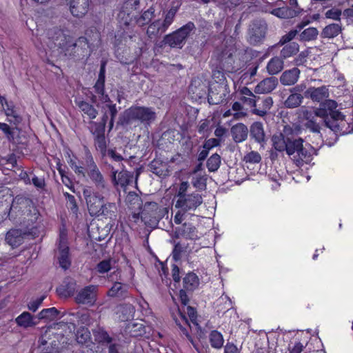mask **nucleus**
<instances>
[{
    "instance_id": "obj_31",
    "label": "nucleus",
    "mask_w": 353,
    "mask_h": 353,
    "mask_svg": "<svg viewBox=\"0 0 353 353\" xmlns=\"http://www.w3.org/2000/svg\"><path fill=\"white\" fill-rule=\"evenodd\" d=\"M184 307H185L177 309V313L179 316L180 319L176 318L175 316H173V319L175 321L176 323L179 325V328L181 329L182 334L185 335L190 341H192V337L189 334L188 330L182 325V323H184L185 324H188V320L185 314Z\"/></svg>"
},
{
    "instance_id": "obj_17",
    "label": "nucleus",
    "mask_w": 353,
    "mask_h": 353,
    "mask_svg": "<svg viewBox=\"0 0 353 353\" xmlns=\"http://www.w3.org/2000/svg\"><path fill=\"white\" fill-rule=\"evenodd\" d=\"M304 96L314 102H321L329 97V90L325 85L319 88L310 87L305 91Z\"/></svg>"
},
{
    "instance_id": "obj_19",
    "label": "nucleus",
    "mask_w": 353,
    "mask_h": 353,
    "mask_svg": "<svg viewBox=\"0 0 353 353\" xmlns=\"http://www.w3.org/2000/svg\"><path fill=\"white\" fill-rule=\"evenodd\" d=\"M107 296L112 298H117L119 299H125V298L129 297L130 294L128 285L121 282H114L112 286L108 291Z\"/></svg>"
},
{
    "instance_id": "obj_43",
    "label": "nucleus",
    "mask_w": 353,
    "mask_h": 353,
    "mask_svg": "<svg viewBox=\"0 0 353 353\" xmlns=\"http://www.w3.org/2000/svg\"><path fill=\"white\" fill-rule=\"evenodd\" d=\"M263 108L261 110L254 108L252 110V113L260 117L266 115L268 110H269L273 105V99L271 97H267L262 101Z\"/></svg>"
},
{
    "instance_id": "obj_58",
    "label": "nucleus",
    "mask_w": 353,
    "mask_h": 353,
    "mask_svg": "<svg viewBox=\"0 0 353 353\" xmlns=\"http://www.w3.org/2000/svg\"><path fill=\"white\" fill-rule=\"evenodd\" d=\"M46 296L43 295L35 300H33L29 303L28 307L32 312H36L39 307L41 305L43 301L45 299Z\"/></svg>"
},
{
    "instance_id": "obj_21",
    "label": "nucleus",
    "mask_w": 353,
    "mask_h": 353,
    "mask_svg": "<svg viewBox=\"0 0 353 353\" xmlns=\"http://www.w3.org/2000/svg\"><path fill=\"white\" fill-rule=\"evenodd\" d=\"M90 0H71L70 9L72 14L77 17H82L88 11Z\"/></svg>"
},
{
    "instance_id": "obj_45",
    "label": "nucleus",
    "mask_w": 353,
    "mask_h": 353,
    "mask_svg": "<svg viewBox=\"0 0 353 353\" xmlns=\"http://www.w3.org/2000/svg\"><path fill=\"white\" fill-rule=\"evenodd\" d=\"M208 177L206 174L201 175L200 174L192 176L191 183L192 185L199 190H204L206 189V181Z\"/></svg>"
},
{
    "instance_id": "obj_64",
    "label": "nucleus",
    "mask_w": 353,
    "mask_h": 353,
    "mask_svg": "<svg viewBox=\"0 0 353 353\" xmlns=\"http://www.w3.org/2000/svg\"><path fill=\"white\" fill-rule=\"evenodd\" d=\"M189 183L187 181H183L180 184L179 188L177 192L178 199L182 198L183 196L188 194L186 193L188 188H189Z\"/></svg>"
},
{
    "instance_id": "obj_15",
    "label": "nucleus",
    "mask_w": 353,
    "mask_h": 353,
    "mask_svg": "<svg viewBox=\"0 0 353 353\" xmlns=\"http://www.w3.org/2000/svg\"><path fill=\"white\" fill-rule=\"evenodd\" d=\"M110 179L111 182L115 188H118L119 186L125 188L128 185L132 183L134 176L132 173L127 170L118 172V170H116L112 168Z\"/></svg>"
},
{
    "instance_id": "obj_9",
    "label": "nucleus",
    "mask_w": 353,
    "mask_h": 353,
    "mask_svg": "<svg viewBox=\"0 0 353 353\" xmlns=\"http://www.w3.org/2000/svg\"><path fill=\"white\" fill-rule=\"evenodd\" d=\"M83 195L85 200L89 214L92 216H96L102 209L104 196L100 194V192L93 191L89 188L83 189Z\"/></svg>"
},
{
    "instance_id": "obj_33",
    "label": "nucleus",
    "mask_w": 353,
    "mask_h": 353,
    "mask_svg": "<svg viewBox=\"0 0 353 353\" xmlns=\"http://www.w3.org/2000/svg\"><path fill=\"white\" fill-rule=\"evenodd\" d=\"M182 232V237L186 239H197L199 238L196 228L191 223H185L180 226Z\"/></svg>"
},
{
    "instance_id": "obj_46",
    "label": "nucleus",
    "mask_w": 353,
    "mask_h": 353,
    "mask_svg": "<svg viewBox=\"0 0 353 353\" xmlns=\"http://www.w3.org/2000/svg\"><path fill=\"white\" fill-rule=\"evenodd\" d=\"M222 334L216 330H213L210 334V343L212 347L219 349L223 345Z\"/></svg>"
},
{
    "instance_id": "obj_52",
    "label": "nucleus",
    "mask_w": 353,
    "mask_h": 353,
    "mask_svg": "<svg viewBox=\"0 0 353 353\" xmlns=\"http://www.w3.org/2000/svg\"><path fill=\"white\" fill-rule=\"evenodd\" d=\"M63 195L65 197L68 208H70L73 213L77 214L79 208L74 196L66 192H63Z\"/></svg>"
},
{
    "instance_id": "obj_55",
    "label": "nucleus",
    "mask_w": 353,
    "mask_h": 353,
    "mask_svg": "<svg viewBox=\"0 0 353 353\" xmlns=\"http://www.w3.org/2000/svg\"><path fill=\"white\" fill-rule=\"evenodd\" d=\"M246 163H258L261 161V157L258 152L251 151L244 157Z\"/></svg>"
},
{
    "instance_id": "obj_6",
    "label": "nucleus",
    "mask_w": 353,
    "mask_h": 353,
    "mask_svg": "<svg viewBox=\"0 0 353 353\" xmlns=\"http://www.w3.org/2000/svg\"><path fill=\"white\" fill-rule=\"evenodd\" d=\"M86 163L87 174L94 185L96 189L98 190L97 192H100L101 193L109 192L110 185L108 182L97 167V164L94 163L91 155H89L87 157Z\"/></svg>"
},
{
    "instance_id": "obj_23",
    "label": "nucleus",
    "mask_w": 353,
    "mask_h": 353,
    "mask_svg": "<svg viewBox=\"0 0 353 353\" xmlns=\"http://www.w3.org/2000/svg\"><path fill=\"white\" fill-rule=\"evenodd\" d=\"M250 137L256 142L263 145L265 143V134L263 123L259 121L254 122L250 126Z\"/></svg>"
},
{
    "instance_id": "obj_32",
    "label": "nucleus",
    "mask_w": 353,
    "mask_h": 353,
    "mask_svg": "<svg viewBox=\"0 0 353 353\" xmlns=\"http://www.w3.org/2000/svg\"><path fill=\"white\" fill-rule=\"evenodd\" d=\"M341 32V26L338 23H331L326 26L322 30L321 36L323 38H334Z\"/></svg>"
},
{
    "instance_id": "obj_25",
    "label": "nucleus",
    "mask_w": 353,
    "mask_h": 353,
    "mask_svg": "<svg viewBox=\"0 0 353 353\" xmlns=\"http://www.w3.org/2000/svg\"><path fill=\"white\" fill-rule=\"evenodd\" d=\"M231 134L234 142H243L248 137V127L243 123H239L231 128Z\"/></svg>"
},
{
    "instance_id": "obj_57",
    "label": "nucleus",
    "mask_w": 353,
    "mask_h": 353,
    "mask_svg": "<svg viewBox=\"0 0 353 353\" xmlns=\"http://www.w3.org/2000/svg\"><path fill=\"white\" fill-rule=\"evenodd\" d=\"M174 244V248L172 250V256L174 261H177L180 260L181 257V253L183 252V248L180 243H176L175 241H172Z\"/></svg>"
},
{
    "instance_id": "obj_51",
    "label": "nucleus",
    "mask_w": 353,
    "mask_h": 353,
    "mask_svg": "<svg viewBox=\"0 0 353 353\" xmlns=\"http://www.w3.org/2000/svg\"><path fill=\"white\" fill-rule=\"evenodd\" d=\"M94 145L97 150H99L103 155H105L107 145L105 135L94 137Z\"/></svg>"
},
{
    "instance_id": "obj_16",
    "label": "nucleus",
    "mask_w": 353,
    "mask_h": 353,
    "mask_svg": "<svg viewBox=\"0 0 353 353\" xmlns=\"http://www.w3.org/2000/svg\"><path fill=\"white\" fill-rule=\"evenodd\" d=\"M226 87L221 85L212 83L208 90V101L210 104L217 105L221 103L225 99Z\"/></svg>"
},
{
    "instance_id": "obj_22",
    "label": "nucleus",
    "mask_w": 353,
    "mask_h": 353,
    "mask_svg": "<svg viewBox=\"0 0 353 353\" xmlns=\"http://www.w3.org/2000/svg\"><path fill=\"white\" fill-rule=\"evenodd\" d=\"M278 85V79L274 77L265 78L254 88L256 94H268L274 90Z\"/></svg>"
},
{
    "instance_id": "obj_4",
    "label": "nucleus",
    "mask_w": 353,
    "mask_h": 353,
    "mask_svg": "<svg viewBox=\"0 0 353 353\" xmlns=\"http://www.w3.org/2000/svg\"><path fill=\"white\" fill-rule=\"evenodd\" d=\"M168 208L159 205L156 202L148 201L143 205L141 219L147 226L155 228L164 216H168Z\"/></svg>"
},
{
    "instance_id": "obj_14",
    "label": "nucleus",
    "mask_w": 353,
    "mask_h": 353,
    "mask_svg": "<svg viewBox=\"0 0 353 353\" xmlns=\"http://www.w3.org/2000/svg\"><path fill=\"white\" fill-rule=\"evenodd\" d=\"M56 34L54 44L61 49V52L63 53L65 57H76V49L69 47L70 43H74L70 37L65 35L61 30H59Z\"/></svg>"
},
{
    "instance_id": "obj_40",
    "label": "nucleus",
    "mask_w": 353,
    "mask_h": 353,
    "mask_svg": "<svg viewBox=\"0 0 353 353\" xmlns=\"http://www.w3.org/2000/svg\"><path fill=\"white\" fill-rule=\"evenodd\" d=\"M101 210L97 214L96 216H103L105 217L112 218L113 216H115V213L117 211V206L114 203L107 202L105 201L103 203V207H101Z\"/></svg>"
},
{
    "instance_id": "obj_7",
    "label": "nucleus",
    "mask_w": 353,
    "mask_h": 353,
    "mask_svg": "<svg viewBox=\"0 0 353 353\" xmlns=\"http://www.w3.org/2000/svg\"><path fill=\"white\" fill-rule=\"evenodd\" d=\"M268 32V24L263 19L252 20L248 29V42L252 46H257L263 42Z\"/></svg>"
},
{
    "instance_id": "obj_56",
    "label": "nucleus",
    "mask_w": 353,
    "mask_h": 353,
    "mask_svg": "<svg viewBox=\"0 0 353 353\" xmlns=\"http://www.w3.org/2000/svg\"><path fill=\"white\" fill-rule=\"evenodd\" d=\"M260 99L259 97L257 96H252L251 97H246V96H241L239 99L241 102L243 103L249 105L251 108H255L256 106V101Z\"/></svg>"
},
{
    "instance_id": "obj_28",
    "label": "nucleus",
    "mask_w": 353,
    "mask_h": 353,
    "mask_svg": "<svg viewBox=\"0 0 353 353\" xmlns=\"http://www.w3.org/2000/svg\"><path fill=\"white\" fill-rule=\"evenodd\" d=\"M76 105L83 114H86L90 119H95L98 115V110L90 103L83 100H76Z\"/></svg>"
},
{
    "instance_id": "obj_50",
    "label": "nucleus",
    "mask_w": 353,
    "mask_h": 353,
    "mask_svg": "<svg viewBox=\"0 0 353 353\" xmlns=\"http://www.w3.org/2000/svg\"><path fill=\"white\" fill-rule=\"evenodd\" d=\"M221 157L218 154H212L207 161V168L210 172H215L220 167Z\"/></svg>"
},
{
    "instance_id": "obj_48",
    "label": "nucleus",
    "mask_w": 353,
    "mask_h": 353,
    "mask_svg": "<svg viewBox=\"0 0 353 353\" xmlns=\"http://www.w3.org/2000/svg\"><path fill=\"white\" fill-rule=\"evenodd\" d=\"M102 110H107L108 114H109L110 116V119L109 121V127L110 130L113 128L114 119L118 113L116 104L112 103L105 104L102 107Z\"/></svg>"
},
{
    "instance_id": "obj_63",
    "label": "nucleus",
    "mask_w": 353,
    "mask_h": 353,
    "mask_svg": "<svg viewBox=\"0 0 353 353\" xmlns=\"http://www.w3.org/2000/svg\"><path fill=\"white\" fill-rule=\"evenodd\" d=\"M158 27H161V26H159V21H156L149 26L147 30V34L149 35V37H151L152 35H155L159 32H161V30H157Z\"/></svg>"
},
{
    "instance_id": "obj_60",
    "label": "nucleus",
    "mask_w": 353,
    "mask_h": 353,
    "mask_svg": "<svg viewBox=\"0 0 353 353\" xmlns=\"http://www.w3.org/2000/svg\"><path fill=\"white\" fill-rule=\"evenodd\" d=\"M196 83H198L199 86L205 87L200 81H194L191 83L190 85V90L192 91L193 93H196V95H198L199 97H201L202 95L205 93V91L203 90V88H201V90L197 92Z\"/></svg>"
},
{
    "instance_id": "obj_39",
    "label": "nucleus",
    "mask_w": 353,
    "mask_h": 353,
    "mask_svg": "<svg viewBox=\"0 0 353 353\" xmlns=\"http://www.w3.org/2000/svg\"><path fill=\"white\" fill-rule=\"evenodd\" d=\"M126 331L132 337L142 336L145 334V327L142 323H130L126 327Z\"/></svg>"
},
{
    "instance_id": "obj_26",
    "label": "nucleus",
    "mask_w": 353,
    "mask_h": 353,
    "mask_svg": "<svg viewBox=\"0 0 353 353\" xmlns=\"http://www.w3.org/2000/svg\"><path fill=\"white\" fill-rule=\"evenodd\" d=\"M310 23L309 20L306 21H302L298 23L294 30H291L286 34L281 37L279 41L277 43L276 46H281L285 44H288V43H291L290 41L296 37V35L301 32V30L306 26Z\"/></svg>"
},
{
    "instance_id": "obj_5",
    "label": "nucleus",
    "mask_w": 353,
    "mask_h": 353,
    "mask_svg": "<svg viewBox=\"0 0 353 353\" xmlns=\"http://www.w3.org/2000/svg\"><path fill=\"white\" fill-rule=\"evenodd\" d=\"M195 29L194 23L189 21L172 33L165 35L163 42L171 48H182L186 39Z\"/></svg>"
},
{
    "instance_id": "obj_37",
    "label": "nucleus",
    "mask_w": 353,
    "mask_h": 353,
    "mask_svg": "<svg viewBox=\"0 0 353 353\" xmlns=\"http://www.w3.org/2000/svg\"><path fill=\"white\" fill-rule=\"evenodd\" d=\"M303 96L299 93L291 92V94L284 101V105L287 108H295L303 102Z\"/></svg>"
},
{
    "instance_id": "obj_8",
    "label": "nucleus",
    "mask_w": 353,
    "mask_h": 353,
    "mask_svg": "<svg viewBox=\"0 0 353 353\" xmlns=\"http://www.w3.org/2000/svg\"><path fill=\"white\" fill-rule=\"evenodd\" d=\"M235 50L232 47L217 48L213 52L212 59H214L217 65L228 72H232L235 70L234 66V53Z\"/></svg>"
},
{
    "instance_id": "obj_35",
    "label": "nucleus",
    "mask_w": 353,
    "mask_h": 353,
    "mask_svg": "<svg viewBox=\"0 0 353 353\" xmlns=\"http://www.w3.org/2000/svg\"><path fill=\"white\" fill-rule=\"evenodd\" d=\"M126 202L132 210H142L143 202L141 197L135 192H129L126 197Z\"/></svg>"
},
{
    "instance_id": "obj_2",
    "label": "nucleus",
    "mask_w": 353,
    "mask_h": 353,
    "mask_svg": "<svg viewBox=\"0 0 353 353\" xmlns=\"http://www.w3.org/2000/svg\"><path fill=\"white\" fill-rule=\"evenodd\" d=\"M337 103L332 99L325 100L320 104V107L314 110V114L306 110L303 113L305 120L304 126L313 133H320L321 125L316 117L323 119L325 126L335 132L341 130L340 123L344 120V115L336 109Z\"/></svg>"
},
{
    "instance_id": "obj_59",
    "label": "nucleus",
    "mask_w": 353,
    "mask_h": 353,
    "mask_svg": "<svg viewBox=\"0 0 353 353\" xmlns=\"http://www.w3.org/2000/svg\"><path fill=\"white\" fill-rule=\"evenodd\" d=\"M325 14V17L328 19L339 20L340 16L341 15V11L337 8H332L328 10Z\"/></svg>"
},
{
    "instance_id": "obj_62",
    "label": "nucleus",
    "mask_w": 353,
    "mask_h": 353,
    "mask_svg": "<svg viewBox=\"0 0 353 353\" xmlns=\"http://www.w3.org/2000/svg\"><path fill=\"white\" fill-rule=\"evenodd\" d=\"M154 15V10L150 8L145 11L140 17V20L143 21V23H148L151 21Z\"/></svg>"
},
{
    "instance_id": "obj_53",
    "label": "nucleus",
    "mask_w": 353,
    "mask_h": 353,
    "mask_svg": "<svg viewBox=\"0 0 353 353\" xmlns=\"http://www.w3.org/2000/svg\"><path fill=\"white\" fill-rule=\"evenodd\" d=\"M105 126L98 122L91 123V132L94 137L105 135Z\"/></svg>"
},
{
    "instance_id": "obj_11",
    "label": "nucleus",
    "mask_w": 353,
    "mask_h": 353,
    "mask_svg": "<svg viewBox=\"0 0 353 353\" xmlns=\"http://www.w3.org/2000/svg\"><path fill=\"white\" fill-rule=\"evenodd\" d=\"M199 280L196 274L190 272L183 279V288L179 290V298L181 304L185 307L189 303L187 292L194 291L199 285Z\"/></svg>"
},
{
    "instance_id": "obj_20",
    "label": "nucleus",
    "mask_w": 353,
    "mask_h": 353,
    "mask_svg": "<svg viewBox=\"0 0 353 353\" xmlns=\"http://www.w3.org/2000/svg\"><path fill=\"white\" fill-rule=\"evenodd\" d=\"M70 48L76 49V57L78 59H82L87 55H90V46L87 38L84 37H80L75 43H70Z\"/></svg>"
},
{
    "instance_id": "obj_36",
    "label": "nucleus",
    "mask_w": 353,
    "mask_h": 353,
    "mask_svg": "<svg viewBox=\"0 0 353 353\" xmlns=\"http://www.w3.org/2000/svg\"><path fill=\"white\" fill-rule=\"evenodd\" d=\"M15 321L18 325L25 328L33 327L36 325V323L33 321V316L28 312H23L16 319Z\"/></svg>"
},
{
    "instance_id": "obj_42",
    "label": "nucleus",
    "mask_w": 353,
    "mask_h": 353,
    "mask_svg": "<svg viewBox=\"0 0 353 353\" xmlns=\"http://www.w3.org/2000/svg\"><path fill=\"white\" fill-rule=\"evenodd\" d=\"M319 35V30L316 28L310 27L305 29L299 34V40L301 41H310L315 40Z\"/></svg>"
},
{
    "instance_id": "obj_54",
    "label": "nucleus",
    "mask_w": 353,
    "mask_h": 353,
    "mask_svg": "<svg viewBox=\"0 0 353 353\" xmlns=\"http://www.w3.org/2000/svg\"><path fill=\"white\" fill-rule=\"evenodd\" d=\"M52 334V330L50 328H47L45 330V332L41 335V336L39 339V347L41 348V346L46 345L48 343L50 345H53V342H49L50 340V336Z\"/></svg>"
},
{
    "instance_id": "obj_41",
    "label": "nucleus",
    "mask_w": 353,
    "mask_h": 353,
    "mask_svg": "<svg viewBox=\"0 0 353 353\" xmlns=\"http://www.w3.org/2000/svg\"><path fill=\"white\" fill-rule=\"evenodd\" d=\"M177 11V7H172L167 12L162 25L161 27H158L157 30H161V32H164L173 22Z\"/></svg>"
},
{
    "instance_id": "obj_18",
    "label": "nucleus",
    "mask_w": 353,
    "mask_h": 353,
    "mask_svg": "<svg viewBox=\"0 0 353 353\" xmlns=\"http://www.w3.org/2000/svg\"><path fill=\"white\" fill-rule=\"evenodd\" d=\"M30 234V232H22L19 229H12L6 234V241L12 248H17L21 245L24 238Z\"/></svg>"
},
{
    "instance_id": "obj_47",
    "label": "nucleus",
    "mask_w": 353,
    "mask_h": 353,
    "mask_svg": "<svg viewBox=\"0 0 353 353\" xmlns=\"http://www.w3.org/2000/svg\"><path fill=\"white\" fill-rule=\"evenodd\" d=\"M90 339V332L88 328L81 327L76 333V340L80 344H85Z\"/></svg>"
},
{
    "instance_id": "obj_49",
    "label": "nucleus",
    "mask_w": 353,
    "mask_h": 353,
    "mask_svg": "<svg viewBox=\"0 0 353 353\" xmlns=\"http://www.w3.org/2000/svg\"><path fill=\"white\" fill-rule=\"evenodd\" d=\"M59 312L55 307L42 310L37 315L39 319L54 320Z\"/></svg>"
},
{
    "instance_id": "obj_34",
    "label": "nucleus",
    "mask_w": 353,
    "mask_h": 353,
    "mask_svg": "<svg viewBox=\"0 0 353 353\" xmlns=\"http://www.w3.org/2000/svg\"><path fill=\"white\" fill-rule=\"evenodd\" d=\"M283 46H284L280 53V57L283 59H285L295 55L299 50V45L296 42H291Z\"/></svg>"
},
{
    "instance_id": "obj_29",
    "label": "nucleus",
    "mask_w": 353,
    "mask_h": 353,
    "mask_svg": "<svg viewBox=\"0 0 353 353\" xmlns=\"http://www.w3.org/2000/svg\"><path fill=\"white\" fill-rule=\"evenodd\" d=\"M76 283L74 281H65L63 283L57 288V292L61 297H69L74 294L75 292Z\"/></svg>"
},
{
    "instance_id": "obj_27",
    "label": "nucleus",
    "mask_w": 353,
    "mask_h": 353,
    "mask_svg": "<svg viewBox=\"0 0 353 353\" xmlns=\"http://www.w3.org/2000/svg\"><path fill=\"white\" fill-rule=\"evenodd\" d=\"M299 74L300 70L296 68L286 70L281 74L280 81L284 85H294L298 81Z\"/></svg>"
},
{
    "instance_id": "obj_30",
    "label": "nucleus",
    "mask_w": 353,
    "mask_h": 353,
    "mask_svg": "<svg viewBox=\"0 0 353 353\" xmlns=\"http://www.w3.org/2000/svg\"><path fill=\"white\" fill-rule=\"evenodd\" d=\"M267 71L274 75L279 73L283 69V61L281 57H274L268 63Z\"/></svg>"
},
{
    "instance_id": "obj_3",
    "label": "nucleus",
    "mask_w": 353,
    "mask_h": 353,
    "mask_svg": "<svg viewBox=\"0 0 353 353\" xmlns=\"http://www.w3.org/2000/svg\"><path fill=\"white\" fill-rule=\"evenodd\" d=\"M157 118V114L152 108L134 105L125 110L119 117L118 124L126 126L138 122L145 126L150 125Z\"/></svg>"
},
{
    "instance_id": "obj_38",
    "label": "nucleus",
    "mask_w": 353,
    "mask_h": 353,
    "mask_svg": "<svg viewBox=\"0 0 353 353\" xmlns=\"http://www.w3.org/2000/svg\"><path fill=\"white\" fill-rule=\"evenodd\" d=\"M225 70H223L220 66L216 65L215 69L212 70V79L215 83L214 85H221L227 87V81L225 76Z\"/></svg>"
},
{
    "instance_id": "obj_12",
    "label": "nucleus",
    "mask_w": 353,
    "mask_h": 353,
    "mask_svg": "<svg viewBox=\"0 0 353 353\" xmlns=\"http://www.w3.org/2000/svg\"><path fill=\"white\" fill-rule=\"evenodd\" d=\"M202 203V196L197 192H193L178 199L175 208H181L183 211L187 212L196 210Z\"/></svg>"
},
{
    "instance_id": "obj_24",
    "label": "nucleus",
    "mask_w": 353,
    "mask_h": 353,
    "mask_svg": "<svg viewBox=\"0 0 353 353\" xmlns=\"http://www.w3.org/2000/svg\"><path fill=\"white\" fill-rule=\"evenodd\" d=\"M148 170L159 177H165L169 174L166 163L160 159H154L148 165Z\"/></svg>"
},
{
    "instance_id": "obj_10",
    "label": "nucleus",
    "mask_w": 353,
    "mask_h": 353,
    "mask_svg": "<svg viewBox=\"0 0 353 353\" xmlns=\"http://www.w3.org/2000/svg\"><path fill=\"white\" fill-rule=\"evenodd\" d=\"M57 257L59 265L63 269L67 270L69 268L71 265V260L69 254L67 233L64 230L60 231Z\"/></svg>"
},
{
    "instance_id": "obj_61",
    "label": "nucleus",
    "mask_w": 353,
    "mask_h": 353,
    "mask_svg": "<svg viewBox=\"0 0 353 353\" xmlns=\"http://www.w3.org/2000/svg\"><path fill=\"white\" fill-rule=\"evenodd\" d=\"M97 270L100 273H105L111 268L110 261L109 260H103L97 265Z\"/></svg>"
},
{
    "instance_id": "obj_1",
    "label": "nucleus",
    "mask_w": 353,
    "mask_h": 353,
    "mask_svg": "<svg viewBox=\"0 0 353 353\" xmlns=\"http://www.w3.org/2000/svg\"><path fill=\"white\" fill-rule=\"evenodd\" d=\"M299 129L285 125L281 132L272 137V147L279 152H285L292 157L296 165L308 163L312 161V153L303 145L304 139L299 137Z\"/></svg>"
},
{
    "instance_id": "obj_13",
    "label": "nucleus",
    "mask_w": 353,
    "mask_h": 353,
    "mask_svg": "<svg viewBox=\"0 0 353 353\" xmlns=\"http://www.w3.org/2000/svg\"><path fill=\"white\" fill-rule=\"evenodd\" d=\"M98 287L90 285L79 291L75 296L78 304L93 305L97 300Z\"/></svg>"
},
{
    "instance_id": "obj_44",
    "label": "nucleus",
    "mask_w": 353,
    "mask_h": 353,
    "mask_svg": "<svg viewBox=\"0 0 353 353\" xmlns=\"http://www.w3.org/2000/svg\"><path fill=\"white\" fill-rule=\"evenodd\" d=\"M95 340L100 343H105L109 345L114 341V339L110 337L108 332L103 329H98L94 332Z\"/></svg>"
}]
</instances>
